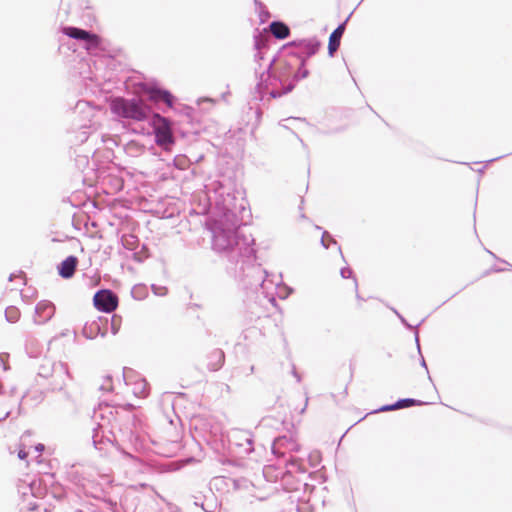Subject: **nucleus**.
I'll list each match as a JSON object with an SVG mask.
<instances>
[{"label": "nucleus", "mask_w": 512, "mask_h": 512, "mask_svg": "<svg viewBox=\"0 0 512 512\" xmlns=\"http://www.w3.org/2000/svg\"><path fill=\"white\" fill-rule=\"evenodd\" d=\"M111 111L120 117L143 121L148 116V110L140 101L116 97L110 100Z\"/></svg>", "instance_id": "nucleus-1"}, {"label": "nucleus", "mask_w": 512, "mask_h": 512, "mask_svg": "<svg viewBox=\"0 0 512 512\" xmlns=\"http://www.w3.org/2000/svg\"><path fill=\"white\" fill-rule=\"evenodd\" d=\"M331 287L334 292L340 297H348L357 295V281L353 276L352 270L349 268H342L339 272L331 277Z\"/></svg>", "instance_id": "nucleus-2"}, {"label": "nucleus", "mask_w": 512, "mask_h": 512, "mask_svg": "<svg viewBox=\"0 0 512 512\" xmlns=\"http://www.w3.org/2000/svg\"><path fill=\"white\" fill-rule=\"evenodd\" d=\"M152 125L155 133V141L159 146L170 145L174 142L169 121L160 114H154Z\"/></svg>", "instance_id": "nucleus-3"}, {"label": "nucleus", "mask_w": 512, "mask_h": 512, "mask_svg": "<svg viewBox=\"0 0 512 512\" xmlns=\"http://www.w3.org/2000/svg\"><path fill=\"white\" fill-rule=\"evenodd\" d=\"M93 304L97 310L111 313L118 307V297L110 290H100L95 293Z\"/></svg>", "instance_id": "nucleus-4"}, {"label": "nucleus", "mask_w": 512, "mask_h": 512, "mask_svg": "<svg viewBox=\"0 0 512 512\" xmlns=\"http://www.w3.org/2000/svg\"><path fill=\"white\" fill-rule=\"evenodd\" d=\"M305 237L308 242L321 245L324 248H328L329 244L327 241H330L329 236L325 231H323L320 227L314 225H308Z\"/></svg>", "instance_id": "nucleus-5"}, {"label": "nucleus", "mask_w": 512, "mask_h": 512, "mask_svg": "<svg viewBox=\"0 0 512 512\" xmlns=\"http://www.w3.org/2000/svg\"><path fill=\"white\" fill-rule=\"evenodd\" d=\"M54 313L55 306L50 301H41L36 306L34 322L37 324H43L50 320Z\"/></svg>", "instance_id": "nucleus-6"}, {"label": "nucleus", "mask_w": 512, "mask_h": 512, "mask_svg": "<svg viewBox=\"0 0 512 512\" xmlns=\"http://www.w3.org/2000/svg\"><path fill=\"white\" fill-rule=\"evenodd\" d=\"M127 384L131 387V392L136 397L145 398L149 394V385L147 381L139 375H133L128 378Z\"/></svg>", "instance_id": "nucleus-7"}, {"label": "nucleus", "mask_w": 512, "mask_h": 512, "mask_svg": "<svg viewBox=\"0 0 512 512\" xmlns=\"http://www.w3.org/2000/svg\"><path fill=\"white\" fill-rule=\"evenodd\" d=\"M225 361V354L221 349H213L206 355V366L210 371L219 370Z\"/></svg>", "instance_id": "nucleus-8"}, {"label": "nucleus", "mask_w": 512, "mask_h": 512, "mask_svg": "<svg viewBox=\"0 0 512 512\" xmlns=\"http://www.w3.org/2000/svg\"><path fill=\"white\" fill-rule=\"evenodd\" d=\"M77 265H78L77 257H75V256L67 257L65 260H63L60 263V265L58 267L59 275L65 279L71 278L76 271Z\"/></svg>", "instance_id": "nucleus-9"}, {"label": "nucleus", "mask_w": 512, "mask_h": 512, "mask_svg": "<svg viewBox=\"0 0 512 512\" xmlns=\"http://www.w3.org/2000/svg\"><path fill=\"white\" fill-rule=\"evenodd\" d=\"M149 99L154 102L163 101L168 107H172L174 103V96L167 90L157 88H150L146 90Z\"/></svg>", "instance_id": "nucleus-10"}, {"label": "nucleus", "mask_w": 512, "mask_h": 512, "mask_svg": "<svg viewBox=\"0 0 512 512\" xmlns=\"http://www.w3.org/2000/svg\"><path fill=\"white\" fill-rule=\"evenodd\" d=\"M344 30L345 24H341L331 33L328 43V51L331 56L338 50Z\"/></svg>", "instance_id": "nucleus-11"}, {"label": "nucleus", "mask_w": 512, "mask_h": 512, "mask_svg": "<svg viewBox=\"0 0 512 512\" xmlns=\"http://www.w3.org/2000/svg\"><path fill=\"white\" fill-rule=\"evenodd\" d=\"M269 31L275 38L280 40L286 39L290 35V28L280 21L270 23Z\"/></svg>", "instance_id": "nucleus-12"}, {"label": "nucleus", "mask_w": 512, "mask_h": 512, "mask_svg": "<svg viewBox=\"0 0 512 512\" xmlns=\"http://www.w3.org/2000/svg\"><path fill=\"white\" fill-rule=\"evenodd\" d=\"M63 33L70 37V38H73V39H77V40H82L84 42L87 41L88 37H90V32L86 31V30H82V29H79V28H76V27H64L63 28Z\"/></svg>", "instance_id": "nucleus-13"}, {"label": "nucleus", "mask_w": 512, "mask_h": 512, "mask_svg": "<svg viewBox=\"0 0 512 512\" xmlns=\"http://www.w3.org/2000/svg\"><path fill=\"white\" fill-rule=\"evenodd\" d=\"M418 404H420V401L407 398V399H401L393 405H385V406L381 407L379 410L380 411H392V410L403 409V408L415 406Z\"/></svg>", "instance_id": "nucleus-14"}, {"label": "nucleus", "mask_w": 512, "mask_h": 512, "mask_svg": "<svg viewBox=\"0 0 512 512\" xmlns=\"http://www.w3.org/2000/svg\"><path fill=\"white\" fill-rule=\"evenodd\" d=\"M102 38L94 33L90 34V37H88L87 41L85 42V49L89 53H93L94 51L98 49H102Z\"/></svg>", "instance_id": "nucleus-15"}, {"label": "nucleus", "mask_w": 512, "mask_h": 512, "mask_svg": "<svg viewBox=\"0 0 512 512\" xmlns=\"http://www.w3.org/2000/svg\"><path fill=\"white\" fill-rule=\"evenodd\" d=\"M5 315H6V318L9 322L11 323H15L19 320L20 318V311L17 307L15 306H9L6 308L5 310Z\"/></svg>", "instance_id": "nucleus-16"}, {"label": "nucleus", "mask_w": 512, "mask_h": 512, "mask_svg": "<svg viewBox=\"0 0 512 512\" xmlns=\"http://www.w3.org/2000/svg\"><path fill=\"white\" fill-rule=\"evenodd\" d=\"M10 414V409L9 407H5L1 413H0V421L3 420V419H6Z\"/></svg>", "instance_id": "nucleus-17"}, {"label": "nucleus", "mask_w": 512, "mask_h": 512, "mask_svg": "<svg viewBox=\"0 0 512 512\" xmlns=\"http://www.w3.org/2000/svg\"><path fill=\"white\" fill-rule=\"evenodd\" d=\"M18 457L24 460L28 457V453L24 449H20L18 452Z\"/></svg>", "instance_id": "nucleus-18"}, {"label": "nucleus", "mask_w": 512, "mask_h": 512, "mask_svg": "<svg viewBox=\"0 0 512 512\" xmlns=\"http://www.w3.org/2000/svg\"><path fill=\"white\" fill-rule=\"evenodd\" d=\"M36 449H37L38 451H42V450L44 449V446H43L42 444H39V445L36 447Z\"/></svg>", "instance_id": "nucleus-19"}, {"label": "nucleus", "mask_w": 512, "mask_h": 512, "mask_svg": "<svg viewBox=\"0 0 512 512\" xmlns=\"http://www.w3.org/2000/svg\"><path fill=\"white\" fill-rule=\"evenodd\" d=\"M296 62H299L301 65H303V61L302 60H299L298 58L295 59Z\"/></svg>", "instance_id": "nucleus-20"}, {"label": "nucleus", "mask_w": 512, "mask_h": 512, "mask_svg": "<svg viewBox=\"0 0 512 512\" xmlns=\"http://www.w3.org/2000/svg\"><path fill=\"white\" fill-rule=\"evenodd\" d=\"M307 71H305L302 75V77H306Z\"/></svg>", "instance_id": "nucleus-21"}]
</instances>
